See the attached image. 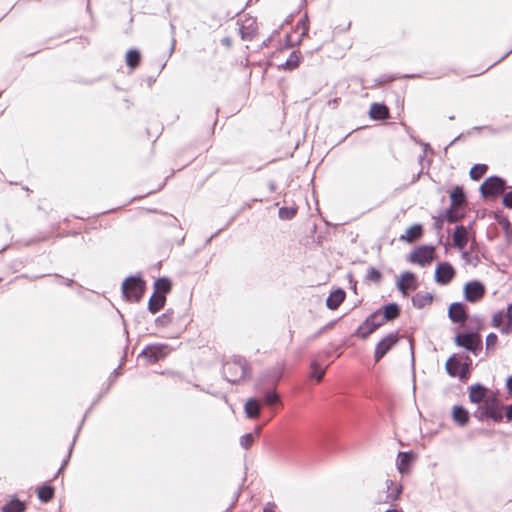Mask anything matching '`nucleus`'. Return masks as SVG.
<instances>
[{"instance_id": "nucleus-1", "label": "nucleus", "mask_w": 512, "mask_h": 512, "mask_svg": "<svg viewBox=\"0 0 512 512\" xmlns=\"http://www.w3.org/2000/svg\"><path fill=\"white\" fill-rule=\"evenodd\" d=\"M223 374L230 383H240L250 375V367L245 358L234 356L223 365Z\"/></svg>"}, {"instance_id": "nucleus-2", "label": "nucleus", "mask_w": 512, "mask_h": 512, "mask_svg": "<svg viewBox=\"0 0 512 512\" xmlns=\"http://www.w3.org/2000/svg\"><path fill=\"white\" fill-rule=\"evenodd\" d=\"M122 292L128 301L138 302L144 292V282L138 277H128L122 284Z\"/></svg>"}, {"instance_id": "nucleus-3", "label": "nucleus", "mask_w": 512, "mask_h": 512, "mask_svg": "<svg viewBox=\"0 0 512 512\" xmlns=\"http://www.w3.org/2000/svg\"><path fill=\"white\" fill-rule=\"evenodd\" d=\"M481 415L499 422L503 418L502 405L496 395H488L481 407Z\"/></svg>"}, {"instance_id": "nucleus-4", "label": "nucleus", "mask_w": 512, "mask_h": 512, "mask_svg": "<svg viewBox=\"0 0 512 512\" xmlns=\"http://www.w3.org/2000/svg\"><path fill=\"white\" fill-rule=\"evenodd\" d=\"M455 343L458 346L465 347L467 350L477 354L478 350L482 348V341L480 336L473 333L458 334L455 337Z\"/></svg>"}, {"instance_id": "nucleus-5", "label": "nucleus", "mask_w": 512, "mask_h": 512, "mask_svg": "<svg viewBox=\"0 0 512 512\" xmlns=\"http://www.w3.org/2000/svg\"><path fill=\"white\" fill-rule=\"evenodd\" d=\"M505 189V182L503 179L492 176L486 179L480 187L481 193L484 196H496L502 193Z\"/></svg>"}, {"instance_id": "nucleus-6", "label": "nucleus", "mask_w": 512, "mask_h": 512, "mask_svg": "<svg viewBox=\"0 0 512 512\" xmlns=\"http://www.w3.org/2000/svg\"><path fill=\"white\" fill-rule=\"evenodd\" d=\"M434 258V247L432 246H421L415 249L410 254V261L417 263L420 266H427L431 263Z\"/></svg>"}, {"instance_id": "nucleus-7", "label": "nucleus", "mask_w": 512, "mask_h": 512, "mask_svg": "<svg viewBox=\"0 0 512 512\" xmlns=\"http://www.w3.org/2000/svg\"><path fill=\"white\" fill-rule=\"evenodd\" d=\"M397 342V332L389 333L381 341H379L375 348V361H379L382 357H384Z\"/></svg>"}, {"instance_id": "nucleus-8", "label": "nucleus", "mask_w": 512, "mask_h": 512, "mask_svg": "<svg viewBox=\"0 0 512 512\" xmlns=\"http://www.w3.org/2000/svg\"><path fill=\"white\" fill-rule=\"evenodd\" d=\"M485 287L480 281H470L464 286V297L468 302H477L483 298Z\"/></svg>"}, {"instance_id": "nucleus-9", "label": "nucleus", "mask_w": 512, "mask_h": 512, "mask_svg": "<svg viewBox=\"0 0 512 512\" xmlns=\"http://www.w3.org/2000/svg\"><path fill=\"white\" fill-rule=\"evenodd\" d=\"M384 323L380 318V311H377L370 315L366 321L359 328V336L363 339L367 338L371 333H373L379 326Z\"/></svg>"}, {"instance_id": "nucleus-10", "label": "nucleus", "mask_w": 512, "mask_h": 512, "mask_svg": "<svg viewBox=\"0 0 512 512\" xmlns=\"http://www.w3.org/2000/svg\"><path fill=\"white\" fill-rule=\"evenodd\" d=\"M455 276V270L451 264L443 262L437 265L435 281L441 285H447Z\"/></svg>"}, {"instance_id": "nucleus-11", "label": "nucleus", "mask_w": 512, "mask_h": 512, "mask_svg": "<svg viewBox=\"0 0 512 512\" xmlns=\"http://www.w3.org/2000/svg\"><path fill=\"white\" fill-rule=\"evenodd\" d=\"M170 349L168 345L165 344H156L148 346L141 353L142 357H145L150 362H156L159 359L165 357L169 353Z\"/></svg>"}, {"instance_id": "nucleus-12", "label": "nucleus", "mask_w": 512, "mask_h": 512, "mask_svg": "<svg viewBox=\"0 0 512 512\" xmlns=\"http://www.w3.org/2000/svg\"><path fill=\"white\" fill-rule=\"evenodd\" d=\"M397 288L401 293L406 296L409 290H415L417 288V280L413 273L406 271L400 275L397 280Z\"/></svg>"}, {"instance_id": "nucleus-13", "label": "nucleus", "mask_w": 512, "mask_h": 512, "mask_svg": "<svg viewBox=\"0 0 512 512\" xmlns=\"http://www.w3.org/2000/svg\"><path fill=\"white\" fill-rule=\"evenodd\" d=\"M386 496L383 503L392 504L396 502L403 491V486L391 479L386 480Z\"/></svg>"}, {"instance_id": "nucleus-14", "label": "nucleus", "mask_w": 512, "mask_h": 512, "mask_svg": "<svg viewBox=\"0 0 512 512\" xmlns=\"http://www.w3.org/2000/svg\"><path fill=\"white\" fill-rule=\"evenodd\" d=\"M448 316L454 323H462L466 320L467 314L462 303H452L448 309Z\"/></svg>"}, {"instance_id": "nucleus-15", "label": "nucleus", "mask_w": 512, "mask_h": 512, "mask_svg": "<svg viewBox=\"0 0 512 512\" xmlns=\"http://www.w3.org/2000/svg\"><path fill=\"white\" fill-rule=\"evenodd\" d=\"M492 325L503 334H508L512 330V324L507 321L504 311H498L493 315Z\"/></svg>"}, {"instance_id": "nucleus-16", "label": "nucleus", "mask_w": 512, "mask_h": 512, "mask_svg": "<svg viewBox=\"0 0 512 512\" xmlns=\"http://www.w3.org/2000/svg\"><path fill=\"white\" fill-rule=\"evenodd\" d=\"M300 31L299 37L296 40H293L291 36L287 37V40L290 45H296L300 44L303 40V38L308 34L309 31V22H308V16L304 15L302 19L299 20L297 23V27L295 32Z\"/></svg>"}, {"instance_id": "nucleus-17", "label": "nucleus", "mask_w": 512, "mask_h": 512, "mask_svg": "<svg viewBox=\"0 0 512 512\" xmlns=\"http://www.w3.org/2000/svg\"><path fill=\"white\" fill-rule=\"evenodd\" d=\"M487 396V389L481 384H475L469 389V400L472 403H483Z\"/></svg>"}, {"instance_id": "nucleus-18", "label": "nucleus", "mask_w": 512, "mask_h": 512, "mask_svg": "<svg viewBox=\"0 0 512 512\" xmlns=\"http://www.w3.org/2000/svg\"><path fill=\"white\" fill-rule=\"evenodd\" d=\"M454 245L459 249H464L468 243V232L464 226H457L453 233Z\"/></svg>"}, {"instance_id": "nucleus-19", "label": "nucleus", "mask_w": 512, "mask_h": 512, "mask_svg": "<svg viewBox=\"0 0 512 512\" xmlns=\"http://www.w3.org/2000/svg\"><path fill=\"white\" fill-rule=\"evenodd\" d=\"M345 299V292L342 289L334 290L326 299V305L329 309L335 310Z\"/></svg>"}, {"instance_id": "nucleus-20", "label": "nucleus", "mask_w": 512, "mask_h": 512, "mask_svg": "<svg viewBox=\"0 0 512 512\" xmlns=\"http://www.w3.org/2000/svg\"><path fill=\"white\" fill-rule=\"evenodd\" d=\"M260 402L255 398H249L244 405V412L247 418L255 419L260 414Z\"/></svg>"}, {"instance_id": "nucleus-21", "label": "nucleus", "mask_w": 512, "mask_h": 512, "mask_svg": "<svg viewBox=\"0 0 512 512\" xmlns=\"http://www.w3.org/2000/svg\"><path fill=\"white\" fill-rule=\"evenodd\" d=\"M369 115L372 119L383 120L388 118V109L385 105L374 103L370 107Z\"/></svg>"}, {"instance_id": "nucleus-22", "label": "nucleus", "mask_w": 512, "mask_h": 512, "mask_svg": "<svg viewBox=\"0 0 512 512\" xmlns=\"http://www.w3.org/2000/svg\"><path fill=\"white\" fill-rule=\"evenodd\" d=\"M412 456L408 452H399L397 459V469L401 474H407Z\"/></svg>"}, {"instance_id": "nucleus-23", "label": "nucleus", "mask_w": 512, "mask_h": 512, "mask_svg": "<svg viewBox=\"0 0 512 512\" xmlns=\"http://www.w3.org/2000/svg\"><path fill=\"white\" fill-rule=\"evenodd\" d=\"M399 315V307L395 303H390L384 307L383 312L380 311L381 320L390 321L395 319Z\"/></svg>"}, {"instance_id": "nucleus-24", "label": "nucleus", "mask_w": 512, "mask_h": 512, "mask_svg": "<svg viewBox=\"0 0 512 512\" xmlns=\"http://www.w3.org/2000/svg\"><path fill=\"white\" fill-rule=\"evenodd\" d=\"M165 304V296L154 293L148 302V309L151 313L158 312Z\"/></svg>"}, {"instance_id": "nucleus-25", "label": "nucleus", "mask_w": 512, "mask_h": 512, "mask_svg": "<svg viewBox=\"0 0 512 512\" xmlns=\"http://www.w3.org/2000/svg\"><path fill=\"white\" fill-rule=\"evenodd\" d=\"M453 420L460 426L467 424L469 420L468 412L461 406H454L452 411Z\"/></svg>"}, {"instance_id": "nucleus-26", "label": "nucleus", "mask_w": 512, "mask_h": 512, "mask_svg": "<svg viewBox=\"0 0 512 512\" xmlns=\"http://www.w3.org/2000/svg\"><path fill=\"white\" fill-rule=\"evenodd\" d=\"M240 32L243 39H251L256 33L255 22L252 19L245 20Z\"/></svg>"}, {"instance_id": "nucleus-27", "label": "nucleus", "mask_w": 512, "mask_h": 512, "mask_svg": "<svg viewBox=\"0 0 512 512\" xmlns=\"http://www.w3.org/2000/svg\"><path fill=\"white\" fill-rule=\"evenodd\" d=\"M422 234V227L420 225H413L406 230L405 235L401 236L402 240L413 242L418 239Z\"/></svg>"}, {"instance_id": "nucleus-28", "label": "nucleus", "mask_w": 512, "mask_h": 512, "mask_svg": "<svg viewBox=\"0 0 512 512\" xmlns=\"http://www.w3.org/2000/svg\"><path fill=\"white\" fill-rule=\"evenodd\" d=\"M154 289L156 294L165 296L171 289V282L167 278H159L154 283Z\"/></svg>"}, {"instance_id": "nucleus-29", "label": "nucleus", "mask_w": 512, "mask_h": 512, "mask_svg": "<svg viewBox=\"0 0 512 512\" xmlns=\"http://www.w3.org/2000/svg\"><path fill=\"white\" fill-rule=\"evenodd\" d=\"M460 366H461L460 361L458 359H456L455 357H450L447 360L446 365H445L447 373L452 377H455L458 375Z\"/></svg>"}, {"instance_id": "nucleus-30", "label": "nucleus", "mask_w": 512, "mask_h": 512, "mask_svg": "<svg viewBox=\"0 0 512 512\" xmlns=\"http://www.w3.org/2000/svg\"><path fill=\"white\" fill-rule=\"evenodd\" d=\"M311 373L310 376L315 378L317 381H321L325 374V369L321 367L317 360H313L310 365Z\"/></svg>"}, {"instance_id": "nucleus-31", "label": "nucleus", "mask_w": 512, "mask_h": 512, "mask_svg": "<svg viewBox=\"0 0 512 512\" xmlns=\"http://www.w3.org/2000/svg\"><path fill=\"white\" fill-rule=\"evenodd\" d=\"M37 494L42 502H48L54 496V489L50 486L44 485L38 489Z\"/></svg>"}, {"instance_id": "nucleus-32", "label": "nucleus", "mask_w": 512, "mask_h": 512, "mask_svg": "<svg viewBox=\"0 0 512 512\" xmlns=\"http://www.w3.org/2000/svg\"><path fill=\"white\" fill-rule=\"evenodd\" d=\"M451 202L454 206H459L464 202L465 196L461 187L456 186L450 194Z\"/></svg>"}, {"instance_id": "nucleus-33", "label": "nucleus", "mask_w": 512, "mask_h": 512, "mask_svg": "<svg viewBox=\"0 0 512 512\" xmlns=\"http://www.w3.org/2000/svg\"><path fill=\"white\" fill-rule=\"evenodd\" d=\"M25 504L19 500H13L6 504L3 508V512H24Z\"/></svg>"}, {"instance_id": "nucleus-34", "label": "nucleus", "mask_w": 512, "mask_h": 512, "mask_svg": "<svg viewBox=\"0 0 512 512\" xmlns=\"http://www.w3.org/2000/svg\"><path fill=\"white\" fill-rule=\"evenodd\" d=\"M487 171V165L485 164H475L469 172L471 179L479 180Z\"/></svg>"}, {"instance_id": "nucleus-35", "label": "nucleus", "mask_w": 512, "mask_h": 512, "mask_svg": "<svg viewBox=\"0 0 512 512\" xmlns=\"http://www.w3.org/2000/svg\"><path fill=\"white\" fill-rule=\"evenodd\" d=\"M140 61V53L137 50H129L126 54V63L129 67L135 68Z\"/></svg>"}, {"instance_id": "nucleus-36", "label": "nucleus", "mask_w": 512, "mask_h": 512, "mask_svg": "<svg viewBox=\"0 0 512 512\" xmlns=\"http://www.w3.org/2000/svg\"><path fill=\"white\" fill-rule=\"evenodd\" d=\"M300 56L296 52H292L286 62L282 65L284 69L292 70L298 67Z\"/></svg>"}, {"instance_id": "nucleus-37", "label": "nucleus", "mask_w": 512, "mask_h": 512, "mask_svg": "<svg viewBox=\"0 0 512 512\" xmlns=\"http://www.w3.org/2000/svg\"><path fill=\"white\" fill-rule=\"evenodd\" d=\"M279 217L284 220L292 219L296 215L295 208L282 207L279 209Z\"/></svg>"}, {"instance_id": "nucleus-38", "label": "nucleus", "mask_w": 512, "mask_h": 512, "mask_svg": "<svg viewBox=\"0 0 512 512\" xmlns=\"http://www.w3.org/2000/svg\"><path fill=\"white\" fill-rule=\"evenodd\" d=\"M366 279L373 282H379L381 280V273L376 268L370 267L367 270Z\"/></svg>"}, {"instance_id": "nucleus-39", "label": "nucleus", "mask_w": 512, "mask_h": 512, "mask_svg": "<svg viewBox=\"0 0 512 512\" xmlns=\"http://www.w3.org/2000/svg\"><path fill=\"white\" fill-rule=\"evenodd\" d=\"M172 312H166L156 319V323L160 326H167L172 322Z\"/></svg>"}, {"instance_id": "nucleus-40", "label": "nucleus", "mask_w": 512, "mask_h": 512, "mask_svg": "<svg viewBox=\"0 0 512 512\" xmlns=\"http://www.w3.org/2000/svg\"><path fill=\"white\" fill-rule=\"evenodd\" d=\"M254 442V436L251 433L245 434L240 438V445L244 449H249Z\"/></svg>"}, {"instance_id": "nucleus-41", "label": "nucleus", "mask_w": 512, "mask_h": 512, "mask_svg": "<svg viewBox=\"0 0 512 512\" xmlns=\"http://www.w3.org/2000/svg\"><path fill=\"white\" fill-rule=\"evenodd\" d=\"M498 337L495 333H490L486 337V350H493L497 344Z\"/></svg>"}, {"instance_id": "nucleus-42", "label": "nucleus", "mask_w": 512, "mask_h": 512, "mask_svg": "<svg viewBox=\"0 0 512 512\" xmlns=\"http://www.w3.org/2000/svg\"><path fill=\"white\" fill-rule=\"evenodd\" d=\"M264 399L267 405L272 406L279 402V396L275 392H266Z\"/></svg>"}, {"instance_id": "nucleus-43", "label": "nucleus", "mask_w": 512, "mask_h": 512, "mask_svg": "<svg viewBox=\"0 0 512 512\" xmlns=\"http://www.w3.org/2000/svg\"><path fill=\"white\" fill-rule=\"evenodd\" d=\"M469 373H470V363L466 362V363L461 364L457 376H459V378L461 380H466L468 378Z\"/></svg>"}, {"instance_id": "nucleus-44", "label": "nucleus", "mask_w": 512, "mask_h": 512, "mask_svg": "<svg viewBox=\"0 0 512 512\" xmlns=\"http://www.w3.org/2000/svg\"><path fill=\"white\" fill-rule=\"evenodd\" d=\"M503 204L507 208H512V190L504 195Z\"/></svg>"}, {"instance_id": "nucleus-45", "label": "nucleus", "mask_w": 512, "mask_h": 512, "mask_svg": "<svg viewBox=\"0 0 512 512\" xmlns=\"http://www.w3.org/2000/svg\"><path fill=\"white\" fill-rule=\"evenodd\" d=\"M507 321L512 324V304H509L506 311H504Z\"/></svg>"}, {"instance_id": "nucleus-46", "label": "nucleus", "mask_w": 512, "mask_h": 512, "mask_svg": "<svg viewBox=\"0 0 512 512\" xmlns=\"http://www.w3.org/2000/svg\"><path fill=\"white\" fill-rule=\"evenodd\" d=\"M263 512H275V505L273 503H267L263 509Z\"/></svg>"}, {"instance_id": "nucleus-47", "label": "nucleus", "mask_w": 512, "mask_h": 512, "mask_svg": "<svg viewBox=\"0 0 512 512\" xmlns=\"http://www.w3.org/2000/svg\"><path fill=\"white\" fill-rule=\"evenodd\" d=\"M506 418L507 420L511 421L512 420V404L510 406H508L507 408V411H506Z\"/></svg>"}, {"instance_id": "nucleus-48", "label": "nucleus", "mask_w": 512, "mask_h": 512, "mask_svg": "<svg viewBox=\"0 0 512 512\" xmlns=\"http://www.w3.org/2000/svg\"><path fill=\"white\" fill-rule=\"evenodd\" d=\"M447 219H448L449 222H455L456 221V218L453 216V214L451 212L448 213Z\"/></svg>"}, {"instance_id": "nucleus-49", "label": "nucleus", "mask_w": 512, "mask_h": 512, "mask_svg": "<svg viewBox=\"0 0 512 512\" xmlns=\"http://www.w3.org/2000/svg\"><path fill=\"white\" fill-rule=\"evenodd\" d=\"M385 512H403V511L399 510V509H390V510H387Z\"/></svg>"}, {"instance_id": "nucleus-50", "label": "nucleus", "mask_w": 512, "mask_h": 512, "mask_svg": "<svg viewBox=\"0 0 512 512\" xmlns=\"http://www.w3.org/2000/svg\"><path fill=\"white\" fill-rule=\"evenodd\" d=\"M255 432H256V434H258V433L260 432V428H259V427H258V428H256V429H255Z\"/></svg>"}]
</instances>
